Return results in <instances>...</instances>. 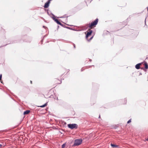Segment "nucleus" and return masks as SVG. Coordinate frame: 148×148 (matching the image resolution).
Masks as SVG:
<instances>
[{
	"label": "nucleus",
	"mask_w": 148,
	"mask_h": 148,
	"mask_svg": "<svg viewBox=\"0 0 148 148\" xmlns=\"http://www.w3.org/2000/svg\"><path fill=\"white\" fill-rule=\"evenodd\" d=\"M98 22V19L97 18L94 21L91 22L90 24H89L88 27L90 29H92L96 26Z\"/></svg>",
	"instance_id": "1"
},
{
	"label": "nucleus",
	"mask_w": 148,
	"mask_h": 148,
	"mask_svg": "<svg viewBox=\"0 0 148 148\" xmlns=\"http://www.w3.org/2000/svg\"><path fill=\"white\" fill-rule=\"evenodd\" d=\"M68 127L71 129H73L74 128H77V125L76 124H70L68 125Z\"/></svg>",
	"instance_id": "2"
},
{
	"label": "nucleus",
	"mask_w": 148,
	"mask_h": 148,
	"mask_svg": "<svg viewBox=\"0 0 148 148\" xmlns=\"http://www.w3.org/2000/svg\"><path fill=\"white\" fill-rule=\"evenodd\" d=\"M82 140L81 139H77L75 140L74 145L78 146L80 145L82 143Z\"/></svg>",
	"instance_id": "3"
},
{
	"label": "nucleus",
	"mask_w": 148,
	"mask_h": 148,
	"mask_svg": "<svg viewBox=\"0 0 148 148\" xmlns=\"http://www.w3.org/2000/svg\"><path fill=\"white\" fill-rule=\"evenodd\" d=\"M92 32V31L90 29H89L87 32V34H86V38H88V37L90 36Z\"/></svg>",
	"instance_id": "4"
},
{
	"label": "nucleus",
	"mask_w": 148,
	"mask_h": 148,
	"mask_svg": "<svg viewBox=\"0 0 148 148\" xmlns=\"http://www.w3.org/2000/svg\"><path fill=\"white\" fill-rule=\"evenodd\" d=\"M54 83L56 84H58L61 83L62 81L57 79H55L54 80Z\"/></svg>",
	"instance_id": "5"
},
{
	"label": "nucleus",
	"mask_w": 148,
	"mask_h": 148,
	"mask_svg": "<svg viewBox=\"0 0 148 148\" xmlns=\"http://www.w3.org/2000/svg\"><path fill=\"white\" fill-rule=\"evenodd\" d=\"M50 3V0H49L47 2L45 3L44 6V7L45 8H48L49 5V4Z\"/></svg>",
	"instance_id": "6"
},
{
	"label": "nucleus",
	"mask_w": 148,
	"mask_h": 148,
	"mask_svg": "<svg viewBox=\"0 0 148 148\" xmlns=\"http://www.w3.org/2000/svg\"><path fill=\"white\" fill-rule=\"evenodd\" d=\"M141 64V63H140L137 64L135 66V68L136 69H138L140 68V66Z\"/></svg>",
	"instance_id": "7"
},
{
	"label": "nucleus",
	"mask_w": 148,
	"mask_h": 148,
	"mask_svg": "<svg viewBox=\"0 0 148 148\" xmlns=\"http://www.w3.org/2000/svg\"><path fill=\"white\" fill-rule=\"evenodd\" d=\"M111 147H112V148H117V147H119V146L118 145H115V144H112V143H111Z\"/></svg>",
	"instance_id": "8"
},
{
	"label": "nucleus",
	"mask_w": 148,
	"mask_h": 148,
	"mask_svg": "<svg viewBox=\"0 0 148 148\" xmlns=\"http://www.w3.org/2000/svg\"><path fill=\"white\" fill-rule=\"evenodd\" d=\"M121 102L123 104H126L127 103V100L125 99H123L122 100Z\"/></svg>",
	"instance_id": "9"
},
{
	"label": "nucleus",
	"mask_w": 148,
	"mask_h": 148,
	"mask_svg": "<svg viewBox=\"0 0 148 148\" xmlns=\"http://www.w3.org/2000/svg\"><path fill=\"white\" fill-rule=\"evenodd\" d=\"M55 21L58 24H59L61 25H62L61 23L58 21V19H56L55 20Z\"/></svg>",
	"instance_id": "10"
},
{
	"label": "nucleus",
	"mask_w": 148,
	"mask_h": 148,
	"mask_svg": "<svg viewBox=\"0 0 148 148\" xmlns=\"http://www.w3.org/2000/svg\"><path fill=\"white\" fill-rule=\"evenodd\" d=\"M30 112V111L28 110H26L24 112V114L25 115L27 114H28Z\"/></svg>",
	"instance_id": "11"
},
{
	"label": "nucleus",
	"mask_w": 148,
	"mask_h": 148,
	"mask_svg": "<svg viewBox=\"0 0 148 148\" xmlns=\"http://www.w3.org/2000/svg\"><path fill=\"white\" fill-rule=\"evenodd\" d=\"M145 68L147 69L148 68V65L147 62H145L144 64Z\"/></svg>",
	"instance_id": "12"
},
{
	"label": "nucleus",
	"mask_w": 148,
	"mask_h": 148,
	"mask_svg": "<svg viewBox=\"0 0 148 148\" xmlns=\"http://www.w3.org/2000/svg\"><path fill=\"white\" fill-rule=\"evenodd\" d=\"M47 103H45V104L41 106H39V107H40L41 108H43V107H45V106H47Z\"/></svg>",
	"instance_id": "13"
},
{
	"label": "nucleus",
	"mask_w": 148,
	"mask_h": 148,
	"mask_svg": "<svg viewBox=\"0 0 148 148\" xmlns=\"http://www.w3.org/2000/svg\"><path fill=\"white\" fill-rule=\"evenodd\" d=\"M65 144H64L62 145V148H64L65 146Z\"/></svg>",
	"instance_id": "14"
},
{
	"label": "nucleus",
	"mask_w": 148,
	"mask_h": 148,
	"mask_svg": "<svg viewBox=\"0 0 148 148\" xmlns=\"http://www.w3.org/2000/svg\"><path fill=\"white\" fill-rule=\"evenodd\" d=\"M131 119L129 120L128 121H127V123H129L130 122H131Z\"/></svg>",
	"instance_id": "15"
},
{
	"label": "nucleus",
	"mask_w": 148,
	"mask_h": 148,
	"mask_svg": "<svg viewBox=\"0 0 148 148\" xmlns=\"http://www.w3.org/2000/svg\"><path fill=\"white\" fill-rule=\"evenodd\" d=\"M2 75H0V81L1 80Z\"/></svg>",
	"instance_id": "16"
},
{
	"label": "nucleus",
	"mask_w": 148,
	"mask_h": 148,
	"mask_svg": "<svg viewBox=\"0 0 148 148\" xmlns=\"http://www.w3.org/2000/svg\"><path fill=\"white\" fill-rule=\"evenodd\" d=\"M2 145L1 144H0V147H1L2 146Z\"/></svg>",
	"instance_id": "17"
},
{
	"label": "nucleus",
	"mask_w": 148,
	"mask_h": 148,
	"mask_svg": "<svg viewBox=\"0 0 148 148\" xmlns=\"http://www.w3.org/2000/svg\"><path fill=\"white\" fill-rule=\"evenodd\" d=\"M30 83L31 84H32V81H30Z\"/></svg>",
	"instance_id": "18"
},
{
	"label": "nucleus",
	"mask_w": 148,
	"mask_h": 148,
	"mask_svg": "<svg viewBox=\"0 0 148 148\" xmlns=\"http://www.w3.org/2000/svg\"><path fill=\"white\" fill-rule=\"evenodd\" d=\"M146 140L148 141V138L147 139H146Z\"/></svg>",
	"instance_id": "19"
},
{
	"label": "nucleus",
	"mask_w": 148,
	"mask_h": 148,
	"mask_svg": "<svg viewBox=\"0 0 148 148\" xmlns=\"http://www.w3.org/2000/svg\"><path fill=\"white\" fill-rule=\"evenodd\" d=\"M92 38H93V36L92 37L90 38V40H91V39Z\"/></svg>",
	"instance_id": "20"
},
{
	"label": "nucleus",
	"mask_w": 148,
	"mask_h": 148,
	"mask_svg": "<svg viewBox=\"0 0 148 148\" xmlns=\"http://www.w3.org/2000/svg\"><path fill=\"white\" fill-rule=\"evenodd\" d=\"M100 118V116L99 115V118Z\"/></svg>",
	"instance_id": "21"
}]
</instances>
